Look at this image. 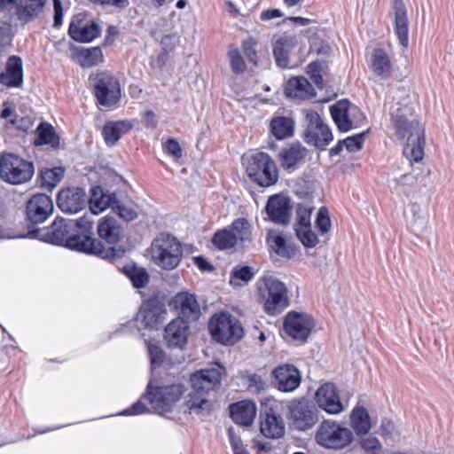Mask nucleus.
<instances>
[{
  "mask_svg": "<svg viewBox=\"0 0 454 454\" xmlns=\"http://www.w3.org/2000/svg\"><path fill=\"white\" fill-rule=\"evenodd\" d=\"M392 8L395 13V33L403 47L409 44V23L407 12L403 0H393Z\"/></svg>",
  "mask_w": 454,
  "mask_h": 454,
  "instance_id": "c9c22d12",
  "label": "nucleus"
},
{
  "mask_svg": "<svg viewBox=\"0 0 454 454\" xmlns=\"http://www.w3.org/2000/svg\"><path fill=\"white\" fill-rule=\"evenodd\" d=\"M47 0H18L15 15L22 24H27L43 12Z\"/></svg>",
  "mask_w": 454,
  "mask_h": 454,
  "instance_id": "7c9ffc66",
  "label": "nucleus"
},
{
  "mask_svg": "<svg viewBox=\"0 0 454 454\" xmlns=\"http://www.w3.org/2000/svg\"><path fill=\"white\" fill-rule=\"evenodd\" d=\"M239 246L244 247L252 241V225L245 217L235 219L229 226Z\"/></svg>",
  "mask_w": 454,
  "mask_h": 454,
  "instance_id": "79ce46f5",
  "label": "nucleus"
},
{
  "mask_svg": "<svg viewBox=\"0 0 454 454\" xmlns=\"http://www.w3.org/2000/svg\"><path fill=\"white\" fill-rule=\"evenodd\" d=\"M164 151L173 156L176 159H180L182 157V148L180 144L175 138H168L163 144Z\"/></svg>",
  "mask_w": 454,
  "mask_h": 454,
  "instance_id": "bf43d9fd",
  "label": "nucleus"
},
{
  "mask_svg": "<svg viewBox=\"0 0 454 454\" xmlns=\"http://www.w3.org/2000/svg\"><path fill=\"white\" fill-rule=\"evenodd\" d=\"M257 42L253 37H249L242 42V50L249 62L254 65L258 63V56L256 51Z\"/></svg>",
  "mask_w": 454,
  "mask_h": 454,
  "instance_id": "5fc2aeb1",
  "label": "nucleus"
},
{
  "mask_svg": "<svg viewBox=\"0 0 454 454\" xmlns=\"http://www.w3.org/2000/svg\"><path fill=\"white\" fill-rule=\"evenodd\" d=\"M315 399L318 407L328 414L336 415L344 411L338 387L333 383L327 382L318 387Z\"/></svg>",
  "mask_w": 454,
  "mask_h": 454,
  "instance_id": "4be33fe9",
  "label": "nucleus"
},
{
  "mask_svg": "<svg viewBox=\"0 0 454 454\" xmlns=\"http://www.w3.org/2000/svg\"><path fill=\"white\" fill-rule=\"evenodd\" d=\"M295 121L290 116L277 115L270 122L272 136L278 140L290 138L294 134Z\"/></svg>",
  "mask_w": 454,
  "mask_h": 454,
  "instance_id": "58836bf2",
  "label": "nucleus"
},
{
  "mask_svg": "<svg viewBox=\"0 0 454 454\" xmlns=\"http://www.w3.org/2000/svg\"><path fill=\"white\" fill-rule=\"evenodd\" d=\"M53 202L44 193H35L30 197L26 205V219L32 224L46 221L53 212Z\"/></svg>",
  "mask_w": 454,
  "mask_h": 454,
  "instance_id": "aec40b11",
  "label": "nucleus"
},
{
  "mask_svg": "<svg viewBox=\"0 0 454 454\" xmlns=\"http://www.w3.org/2000/svg\"><path fill=\"white\" fill-rule=\"evenodd\" d=\"M312 210L307 207L299 204L296 207V222L294 229H301L311 226Z\"/></svg>",
  "mask_w": 454,
  "mask_h": 454,
  "instance_id": "603ef678",
  "label": "nucleus"
},
{
  "mask_svg": "<svg viewBox=\"0 0 454 454\" xmlns=\"http://www.w3.org/2000/svg\"><path fill=\"white\" fill-rule=\"evenodd\" d=\"M369 67L372 74L381 80H387L393 75V64L388 54L382 48H375L372 51Z\"/></svg>",
  "mask_w": 454,
  "mask_h": 454,
  "instance_id": "c756f323",
  "label": "nucleus"
},
{
  "mask_svg": "<svg viewBox=\"0 0 454 454\" xmlns=\"http://www.w3.org/2000/svg\"><path fill=\"white\" fill-rule=\"evenodd\" d=\"M425 131L422 135H416L411 141H408L403 148L404 156L411 162H419L424 158Z\"/></svg>",
  "mask_w": 454,
  "mask_h": 454,
  "instance_id": "37998d69",
  "label": "nucleus"
},
{
  "mask_svg": "<svg viewBox=\"0 0 454 454\" xmlns=\"http://www.w3.org/2000/svg\"><path fill=\"white\" fill-rule=\"evenodd\" d=\"M314 327L315 321L307 313L291 310L286 314L283 319L285 333L300 344H304L307 341Z\"/></svg>",
  "mask_w": 454,
  "mask_h": 454,
  "instance_id": "4468645a",
  "label": "nucleus"
},
{
  "mask_svg": "<svg viewBox=\"0 0 454 454\" xmlns=\"http://www.w3.org/2000/svg\"><path fill=\"white\" fill-rule=\"evenodd\" d=\"M256 297L257 302L269 316H277L290 305L287 287L271 276H264L258 282Z\"/></svg>",
  "mask_w": 454,
  "mask_h": 454,
  "instance_id": "7ed1b4c3",
  "label": "nucleus"
},
{
  "mask_svg": "<svg viewBox=\"0 0 454 454\" xmlns=\"http://www.w3.org/2000/svg\"><path fill=\"white\" fill-rule=\"evenodd\" d=\"M230 416L238 425L249 427L256 416V405L253 401L242 400L229 406Z\"/></svg>",
  "mask_w": 454,
  "mask_h": 454,
  "instance_id": "c85d7f7f",
  "label": "nucleus"
},
{
  "mask_svg": "<svg viewBox=\"0 0 454 454\" xmlns=\"http://www.w3.org/2000/svg\"><path fill=\"white\" fill-rule=\"evenodd\" d=\"M265 210L273 223L286 225L291 218V200L280 193L272 195L268 199Z\"/></svg>",
  "mask_w": 454,
  "mask_h": 454,
  "instance_id": "b1692460",
  "label": "nucleus"
},
{
  "mask_svg": "<svg viewBox=\"0 0 454 454\" xmlns=\"http://www.w3.org/2000/svg\"><path fill=\"white\" fill-rule=\"evenodd\" d=\"M228 57L231 71L235 74H239L246 71V62L239 51V49L235 44H231L229 46Z\"/></svg>",
  "mask_w": 454,
  "mask_h": 454,
  "instance_id": "de8ad7c7",
  "label": "nucleus"
},
{
  "mask_svg": "<svg viewBox=\"0 0 454 454\" xmlns=\"http://www.w3.org/2000/svg\"><path fill=\"white\" fill-rule=\"evenodd\" d=\"M167 313L164 301L159 296L153 295L143 301L134 323L140 322L143 329L158 330Z\"/></svg>",
  "mask_w": 454,
  "mask_h": 454,
  "instance_id": "ddd939ff",
  "label": "nucleus"
},
{
  "mask_svg": "<svg viewBox=\"0 0 454 454\" xmlns=\"http://www.w3.org/2000/svg\"><path fill=\"white\" fill-rule=\"evenodd\" d=\"M87 203L86 192L82 188L67 187L60 190L57 196L59 208L67 214H76L82 210Z\"/></svg>",
  "mask_w": 454,
  "mask_h": 454,
  "instance_id": "5701e85b",
  "label": "nucleus"
},
{
  "mask_svg": "<svg viewBox=\"0 0 454 454\" xmlns=\"http://www.w3.org/2000/svg\"><path fill=\"white\" fill-rule=\"evenodd\" d=\"M211 242L218 250L222 251L231 250L239 246L233 231H231L228 226L217 230L213 234Z\"/></svg>",
  "mask_w": 454,
  "mask_h": 454,
  "instance_id": "c03bdc74",
  "label": "nucleus"
},
{
  "mask_svg": "<svg viewBox=\"0 0 454 454\" xmlns=\"http://www.w3.org/2000/svg\"><path fill=\"white\" fill-rule=\"evenodd\" d=\"M316 227L322 235L327 233L331 229V219L325 207H321L318 209L316 219Z\"/></svg>",
  "mask_w": 454,
  "mask_h": 454,
  "instance_id": "864d4df0",
  "label": "nucleus"
},
{
  "mask_svg": "<svg viewBox=\"0 0 454 454\" xmlns=\"http://www.w3.org/2000/svg\"><path fill=\"white\" fill-rule=\"evenodd\" d=\"M184 391L181 383L164 385L154 380L148 383L144 396L156 413L164 414L172 411Z\"/></svg>",
  "mask_w": 454,
  "mask_h": 454,
  "instance_id": "423d86ee",
  "label": "nucleus"
},
{
  "mask_svg": "<svg viewBox=\"0 0 454 454\" xmlns=\"http://www.w3.org/2000/svg\"><path fill=\"white\" fill-rule=\"evenodd\" d=\"M151 255L157 266L165 270H172L182 261L183 247L176 237L160 233L152 242Z\"/></svg>",
  "mask_w": 454,
  "mask_h": 454,
  "instance_id": "0eeeda50",
  "label": "nucleus"
},
{
  "mask_svg": "<svg viewBox=\"0 0 454 454\" xmlns=\"http://www.w3.org/2000/svg\"><path fill=\"white\" fill-rule=\"evenodd\" d=\"M123 271L136 288H143L149 282V274L144 268H138L135 265L126 266Z\"/></svg>",
  "mask_w": 454,
  "mask_h": 454,
  "instance_id": "49530a36",
  "label": "nucleus"
},
{
  "mask_svg": "<svg viewBox=\"0 0 454 454\" xmlns=\"http://www.w3.org/2000/svg\"><path fill=\"white\" fill-rule=\"evenodd\" d=\"M189 335V323L181 317L172 319L164 330V340L169 348H184L187 344Z\"/></svg>",
  "mask_w": 454,
  "mask_h": 454,
  "instance_id": "a878e982",
  "label": "nucleus"
},
{
  "mask_svg": "<svg viewBox=\"0 0 454 454\" xmlns=\"http://www.w3.org/2000/svg\"><path fill=\"white\" fill-rule=\"evenodd\" d=\"M330 113L337 128L343 132L357 128L365 120L364 113L348 99L339 100L330 108Z\"/></svg>",
  "mask_w": 454,
  "mask_h": 454,
  "instance_id": "dca6fc26",
  "label": "nucleus"
},
{
  "mask_svg": "<svg viewBox=\"0 0 454 454\" xmlns=\"http://www.w3.org/2000/svg\"><path fill=\"white\" fill-rule=\"evenodd\" d=\"M90 87L98 107L116 108L121 98L120 80L108 70H98L89 75Z\"/></svg>",
  "mask_w": 454,
  "mask_h": 454,
  "instance_id": "20e7f679",
  "label": "nucleus"
},
{
  "mask_svg": "<svg viewBox=\"0 0 454 454\" xmlns=\"http://www.w3.org/2000/svg\"><path fill=\"white\" fill-rule=\"evenodd\" d=\"M295 234L301 243L306 248H314L319 243L317 235L312 231L311 226L295 229Z\"/></svg>",
  "mask_w": 454,
  "mask_h": 454,
  "instance_id": "8fccbe9b",
  "label": "nucleus"
},
{
  "mask_svg": "<svg viewBox=\"0 0 454 454\" xmlns=\"http://www.w3.org/2000/svg\"><path fill=\"white\" fill-rule=\"evenodd\" d=\"M135 121V120L107 121L102 129L106 144L108 146L114 145L123 135L133 129Z\"/></svg>",
  "mask_w": 454,
  "mask_h": 454,
  "instance_id": "2f4dec72",
  "label": "nucleus"
},
{
  "mask_svg": "<svg viewBox=\"0 0 454 454\" xmlns=\"http://www.w3.org/2000/svg\"><path fill=\"white\" fill-rule=\"evenodd\" d=\"M73 59L82 68H91L105 61L103 51L99 46L77 48L73 54Z\"/></svg>",
  "mask_w": 454,
  "mask_h": 454,
  "instance_id": "e433bc0d",
  "label": "nucleus"
},
{
  "mask_svg": "<svg viewBox=\"0 0 454 454\" xmlns=\"http://www.w3.org/2000/svg\"><path fill=\"white\" fill-rule=\"evenodd\" d=\"M97 231L101 239L115 249L114 246L121 240L122 228L114 217L106 215L98 220Z\"/></svg>",
  "mask_w": 454,
  "mask_h": 454,
  "instance_id": "cd10ccee",
  "label": "nucleus"
},
{
  "mask_svg": "<svg viewBox=\"0 0 454 454\" xmlns=\"http://www.w3.org/2000/svg\"><path fill=\"white\" fill-rule=\"evenodd\" d=\"M90 210L93 215H98L107 208H113L114 203H117L115 192H105L100 185H96L90 189L89 199Z\"/></svg>",
  "mask_w": 454,
  "mask_h": 454,
  "instance_id": "473e14b6",
  "label": "nucleus"
},
{
  "mask_svg": "<svg viewBox=\"0 0 454 454\" xmlns=\"http://www.w3.org/2000/svg\"><path fill=\"white\" fill-rule=\"evenodd\" d=\"M271 379L276 388L283 393L294 392L301 383L300 371L291 364H283L274 368Z\"/></svg>",
  "mask_w": 454,
  "mask_h": 454,
  "instance_id": "6ab92c4d",
  "label": "nucleus"
},
{
  "mask_svg": "<svg viewBox=\"0 0 454 454\" xmlns=\"http://www.w3.org/2000/svg\"><path fill=\"white\" fill-rule=\"evenodd\" d=\"M283 15V12L279 9H267L261 12L260 20L262 21H267L273 19L281 18Z\"/></svg>",
  "mask_w": 454,
  "mask_h": 454,
  "instance_id": "774afa93",
  "label": "nucleus"
},
{
  "mask_svg": "<svg viewBox=\"0 0 454 454\" xmlns=\"http://www.w3.org/2000/svg\"><path fill=\"white\" fill-rule=\"evenodd\" d=\"M286 41L285 38L278 39L273 48L276 63L281 68H286L290 64L288 51L285 49Z\"/></svg>",
  "mask_w": 454,
  "mask_h": 454,
  "instance_id": "09e8293b",
  "label": "nucleus"
},
{
  "mask_svg": "<svg viewBox=\"0 0 454 454\" xmlns=\"http://www.w3.org/2000/svg\"><path fill=\"white\" fill-rule=\"evenodd\" d=\"M368 132L369 130H366L343 139L346 149L350 153H356L361 150L364 142V136Z\"/></svg>",
  "mask_w": 454,
  "mask_h": 454,
  "instance_id": "6e6d98bb",
  "label": "nucleus"
},
{
  "mask_svg": "<svg viewBox=\"0 0 454 454\" xmlns=\"http://www.w3.org/2000/svg\"><path fill=\"white\" fill-rule=\"evenodd\" d=\"M146 411H147L146 405L144 403L137 401V403H133L130 407L126 409L122 412V414L127 415V416H132V415L143 414Z\"/></svg>",
  "mask_w": 454,
  "mask_h": 454,
  "instance_id": "338daca9",
  "label": "nucleus"
},
{
  "mask_svg": "<svg viewBox=\"0 0 454 454\" xmlns=\"http://www.w3.org/2000/svg\"><path fill=\"white\" fill-rule=\"evenodd\" d=\"M243 382L247 387V392L252 395H261L267 391L268 384L261 375L249 373L242 377Z\"/></svg>",
  "mask_w": 454,
  "mask_h": 454,
  "instance_id": "a18cd8bd",
  "label": "nucleus"
},
{
  "mask_svg": "<svg viewBox=\"0 0 454 454\" xmlns=\"http://www.w3.org/2000/svg\"><path fill=\"white\" fill-rule=\"evenodd\" d=\"M395 429V424L389 419H383L380 427V435L385 439H391Z\"/></svg>",
  "mask_w": 454,
  "mask_h": 454,
  "instance_id": "e2e57ef3",
  "label": "nucleus"
},
{
  "mask_svg": "<svg viewBox=\"0 0 454 454\" xmlns=\"http://www.w3.org/2000/svg\"><path fill=\"white\" fill-rule=\"evenodd\" d=\"M208 331L213 340L229 346L236 344L244 335V328L239 320L223 311L215 313L210 317Z\"/></svg>",
  "mask_w": 454,
  "mask_h": 454,
  "instance_id": "6e6552de",
  "label": "nucleus"
},
{
  "mask_svg": "<svg viewBox=\"0 0 454 454\" xmlns=\"http://www.w3.org/2000/svg\"><path fill=\"white\" fill-rule=\"evenodd\" d=\"M35 145H47L54 149L59 147L60 138L51 123L46 121L40 122L35 129Z\"/></svg>",
  "mask_w": 454,
  "mask_h": 454,
  "instance_id": "a19ab883",
  "label": "nucleus"
},
{
  "mask_svg": "<svg viewBox=\"0 0 454 454\" xmlns=\"http://www.w3.org/2000/svg\"><path fill=\"white\" fill-rule=\"evenodd\" d=\"M69 36L79 43H90L101 35L99 25L85 14H78L70 22Z\"/></svg>",
  "mask_w": 454,
  "mask_h": 454,
  "instance_id": "a211bd4d",
  "label": "nucleus"
},
{
  "mask_svg": "<svg viewBox=\"0 0 454 454\" xmlns=\"http://www.w3.org/2000/svg\"><path fill=\"white\" fill-rule=\"evenodd\" d=\"M307 74L317 85L323 84V77L321 75V66L319 63L312 62L309 64L307 67Z\"/></svg>",
  "mask_w": 454,
  "mask_h": 454,
  "instance_id": "680f3d73",
  "label": "nucleus"
},
{
  "mask_svg": "<svg viewBox=\"0 0 454 454\" xmlns=\"http://www.w3.org/2000/svg\"><path fill=\"white\" fill-rule=\"evenodd\" d=\"M254 275L249 266H237L231 272V283L237 279L247 283L254 278Z\"/></svg>",
  "mask_w": 454,
  "mask_h": 454,
  "instance_id": "4d7b16f0",
  "label": "nucleus"
},
{
  "mask_svg": "<svg viewBox=\"0 0 454 454\" xmlns=\"http://www.w3.org/2000/svg\"><path fill=\"white\" fill-rule=\"evenodd\" d=\"M53 3V27L59 28L63 24L64 8L61 0H52Z\"/></svg>",
  "mask_w": 454,
  "mask_h": 454,
  "instance_id": "052dcab7",
  "label": "nucleus"
},
{
  "mask_svg": "<svg viewBox=\"0 0 454 454\" xmlns=\"http://www.w3.org/2000/svg\"><path fill=\"white\" fill-rule=\"evenodd\" d=\"M66 169L63 167L43 168L38 176L39 187L51 192L63 179Z\"/></svg>",
  "mask_w": 454,
  "mask_h": 454,
  "instance_id": "ea45409f",
  "label": "nucleus"
},
{
  "mask_svg": "<svg viewBox=\"0 0 454 454\" xmlns=\"http://www.w3.org/2000/svg\"><path fill=\"white\" fill-rule=\"evenodd\" d=\"M35 173L33 162L12 153L0 154V178L10 184H22L30 181Z\"/></svg>",
  "mask_w": 454,
  "mask_h": 454,
  "instance_id": "9d476101",
  "label": "nucleus"
},
{
  "mask_svg": "<svg viewBox=\"0 0 454 454\" xmlns=\"http://www.w3.org/2000/svg\"><path fill=\"white\" fill-rule=\"evenodd\" d=\"M282 403L273 397L261 400L260 431L270 439H279L286 432V425L281 414Z\"/></svg>",
  "mask_w": 454,
  "mask_h": 454,
  "instance_id": "9b49d317",
  "label": "nucleus"
},
{
  "mask_svg": "<svg viewBox=\"0 0 454 454\" xmlns=\"http://www.w3.org/2000/svg\"><path fill=\"white\" fill-rule=\"evenodd\" d=\"M112 210L122 220L131 222L137 217V211L132 205H126L117 199V203H114Z\"/></svg>",
  "mask_w": 454,
  "mask_h": 454,
  "instance_id": "3c124183",
  "label": "nucleus"
},
{
  "mask_svg": "<svg viewBox=\"0 0 454 454\" xmlns=\"http://www.w3.org/2000/svg\"><path fill=\"white\" fill-rule=\"evenodd\" d=\"M266 243L270 251L274 252L278 256L283 259H293L300 253V247L293 240L292 237L287 238L273 231L268 232Z\"/></svg>",
  "mask_w": 454,
  "mask_h": 454,
  "instance_id": "393cba45",
  "label": "nucleus"
},
{
  "mask_svg": "<svg viewBox=\"0 0 454 454\" xmlns=\"http://www.w3.org/2000/svg\"><path fill=\"white\" fill-rule=\"evenodd\" d=\"M306 127L303 139L310 145L324 150L333 139L330 128L315 110H305Z\"/></svg>",
  "mask_w": 454,
  "mask_h": 454,
  "instance_id": "f8f14e48",
  "label": "nucleus"
},
{
  "mask_svg": "<svg viewBox=\"0 0 454 454\" xmlns=\"http://www.w3.org/2000/svg\"><path fill=\"white\" fill-rule=\"evenodd\" d=\"M290 419L294 427L306 431L313 427L317 420V411L305 398L294 399L289 405Z\"/></svg>",
  "mask_w": 454,
  "mask_h": 454,
  "instance_id": "f3484780",
  "label": "nucleus"
},
{
  "mask_svg": "<svg viewBox=\"0 0 454 454\" xmlns=\"http://www.w3.org/2000/svg\"><path fill=\"white\" fill-rule=\"evenodd\" d=\"M0 82L8 88H19L23 83L22 60L18 56H11L4 72L0 74Z\"/></svg>",
  "mask_w": 454,
  "mask_h": 454,
  "instance_id": "72a5a7b5",
  "label": "nucleus"
},
{
  "mask_svg": "<svg viewBox=\"0 0 454 454\" xmlns=\"http://www.w3.org/2000/svg\"><path fill=\"white\" fill-rule=\"evenodd\" d=\"M307 155V149L299 143H292L283 147L278 154V160L280 167L288 173L294 172Z\"/></svg>",
  "mask_w": 454,
  "mask_h": 454,
  "instance_id": "bb28decb",
  "label": "nucleus"
},
{
  "mask_svg": "<svg viewBox=\"0 0 454 454\" xmlns=\"http://www.w3.org/2000/svg\"><path fill=\"white\" fill-rule=\"evenodd\" d=\"M224 373V367L218 366L197 371L191 375L192 393L186 403L190 412L204 415L213 410V403L207 399L205 395L220 387Z\"/></svg>",
  "mask_w": 454,
  "mask_h": 454,
  "instance_id": "f03ea898",
  "label": "nucleus"
},
{
  "mask_svg": "<svg viewBox=\"0 0 454 454\" xmlns=\"http://www.w3.org/2000/svg\"><path fill=\"white\" fill-rule=\"evenodd\" d=\"M350 426L357 436L366 435L371 428L370 414L365 407L356 404L349 415Z\"/></svg>",
  "mask_w": 454,
  "mask_h": 454,
  "instance_id": "4c0bfd02",
  "label": "nucleus"
},
{
  "mask_svg": "<svg viewBox=\"0 0 454 454\" xmlns=\"http://www.w3.org/2000/svg\"><path fill=\"white\" fill-rule=\"evenodd\" d=\"M243 165L249 179L260 187H270L279 179L275 160L267 153L256 152L243 158Z\"/></svg>",
  "mask_w": 454,
  "mask_h": 454,
  "instance_id": "39448f33",
  "label": "nucleus"
},
{
  "mask_svg": "<svg viewBox=\"0 0 454 454\" xmlns=\"http://www.w3.org/2000/svg\"><path fill=\"white\" fill-rule=\"evenodd\" d=\"M90 3L98 5H110L118 9H125L129 6V0H89Z\"/></svg>",
  "mask_w": 454,
  "mask_h": 454,
  "instance_id": "0e129e2a",
  "label": "nucleus"
},
{
  "mask_svg": "<svg viewBox=\"0 0 454 454\" xmlns=\"http://www.w3.org/2000/svg\"><path fill=\"white\" fill-rule=\"evenodd\" d=\"M150 361L153 365H160L164 362L165 353L158 343L149 341L147 343Z\"/></svg>",
  "mask_w": 454,
  "mask_h": 454,
  "instance_id": "13d9d810",
  "label": "nucleus"
},
{
  "mask_svg": "<svg viewBox=\"0 0 454 454\" xmlns=\"http://www.w3.org/2000/svg\"><path fill=\"white\" fill-rule=\"evenodd\" d=\"M392 125L395 135L398 140L407 138L411 141L414 136L425 131L419 121L415 118L413 110L408 106L398 107L391 114Z\"/></svg>",
  "mask_w": 454,
  "mask_h": 454,
  "instance_id": "2eb2a0df",
  "label": "nucleus"
},
{
  "mask_svg": "<svg viewBox=\"0 0 454 454\" xmlns=\"http://www.w3.org/2000/svg\"><path fill=\"white\" fill-rule=\"evenodd\" d=\"M353 439L352 430L333 419H324L315 434V441L318 445L333 450L348 447Z\"/></svg>",
  "mask_w": 454,
  "mask_h": 454,
  "instance_id": "1a4fd4ad",
  "label": "nucleus"
},
{
  "mask_svg": "<svg viewBox=\"0 0 454 454\" xmlns=\"http://www.w3.org/2000/svg\"><path fill=\"white\" fill-rule=\"evenodd\" d=\"M285 94L288 98L305 100L315 97V90L309 80L303 76L291 77L286 85Z\"/></svg>",
  "mask_w": 454,
  "mask_h": 454,
  "instance_id": "f704fd0d",
  "label": "nucleus"
},
{
  "mask_svg": "<svg viewBox=\"0 0 454 454\" xmlns=\"http://www.w3.org/2000/svg\"><path fill=\"white\" fill-rule=\"evenodd\" d=\"M172 304L177 313L176 317L191 323L201 316V308L197 296L189 292H179L172 299Z\"/></svg>",
  "mask_w": 454,
  "mask_h": 454,
  "instance_id": "412c9836",
  "label": "nucleus"
},
{
  "mask_svg": "<svg viewBox=\"0 0 454 454\" xmlns=\"http://www.w3.org/2000/svg\"><path fill=\"white\" fill-rule=\"evenodd\" d=\"M194 264L199 268V270L202 272H212L215 270V267L212 263H210L204 256L198 255L193 257Z\"/></svg>",
  "mask_w": 454,
  "mask_h": 454,
  "instance_id": "69168bd1",
  "label": "nucleus"
},
{
  "mask_svg": "<svg viewBox=\"0 0 454 454\" xmlns=\"http://www.w3.org/2000/svg\"><path fill=\"white\" fill-rule=\"evenodd\" d=\"M92 230L93 222L84 216L75 221L56 217L50 226L35 228L29 231L28 234L42 241L73 251L114 260L116 257V249L106 248L101 240L93 237Z\"/></svg>",
  "mask_w": 454,
  "mask_h": 454,
  "instance_id": "f257e3e1",
  "label": "nucleus"
}]
</instances>
